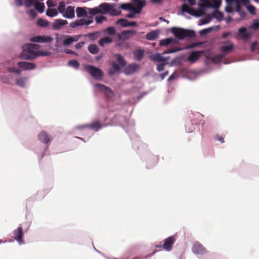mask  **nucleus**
I'll return each mask as SVG.
<instances>
[{
    "mask_svg": "<svg viewBox=\"0 0 259 259\" xmlns=\"http://www.w3.org/2000/svg\"><path fill=\"white\" fill-rule=\"evenodd\" d=\"M40 46L34 44H27L23 46L21 58L26 60H33L39 56H49L51 53L39 50Z\"/></svg>",
    "mask_w": 259,
    "mask_h": 259,
    "instance_id": "nucleus-1",
    "label": "nucleus"
},
{
    "mask_svg": "<svg viewBox=\"0 0 259 259\" xmlns=\"http://www.w3.org/2000/svg\"><path fill=\"white\" fill-rule=\"evenodd\" d=\"M114 4L109 3H101L99 6L93 8H89L88 12L92 16H95L99 14H109L110 16H118L120 14V12H117L114 9Z\"/></svg>",
    "mask_w": 259,
    "mask_h": 259,
    "instance_id": "nucleus-2",
    "label": "nucleus"
},
{
    "mask_svg": "<svg viewBox=\"0 0 259 259\" xmlns=\"http://www.w3.org/2000/svg\"><path fill=\"white\" fill-rule=\"evenodd\" d=\"M171 31L178 39L192 38L195 36L194 31L181 28L172 27Z\"/></svg>",
    "mask_w": 259,
    "mask_h": 259,
    "instance_id": "nucleus-3",
    "label": "nucleus"
},
{
    "mask_svg": "<svg viewBox=\"0 0 259 259\" xmlns=\"http://www.w3.org/2000/svg\"><path fill=\"white\" fill-rule=\"evenodd\" d=\"M183 50V48L169 49L165 50L162 54L156 53L151 55L150 59L155 62H165L169 59V57H164L163 55L167 54L174 53Z\"/></svg>",
    "mask_w": 259,
    "mask_h": 259,
    "instance_id": "nucleus-4",
    "label": "nucleus"
},
{
    "mask_svg": "<svg viewBox=\"0 0 259 259\" xmlns=\"http://www.w3.org/2000/svg\"><path fill=\"white\" fill-rule=\"evenodd\" d=\"M8 70L10 73L12 74L3 75L1 79L5 83L11 84L12 81L15 80L17 77L20 76L21 71L19 69L14 67L9 68Z\"/></svg>",
    "mask_w": 259,
    "mask_h": 259,
    "instance_id": "nucleus-5",
    "label": "nucleus"
},
{
    "mask_svg": "<svg viewBox=\"0 0 259 259\" xmlns=\"http://www.w3.org/2000/svg\"><path fill=\"white\" fill-rule=\"evenodd\" d=\"M103 125L100 123L99 121H95L91 124H84L75 126L74 130L82 131L83 132H88L90 130L94 132H97L100 130Z\"/></svg>",
    "mask_w": 259,
    "mask_h": 259,
    "instance_id": "nucleus-6",
    "label": "nucleus"
},
{
    "mask_svg": "<svg viewBox=\"0 0 259 259\" xmlns=\"http://www.w3.org/2000/svg\"><path fill=\"white\" fill-rule=\"evenodd\" d=\"M84 69L96 80H102L103 76V72L99 68L87 65L85 66Z\"/></svg>",
    "mask_w": 259,
    "mask_h": 259,
    "instance_id": "nucleus-7",
    "label": "nucleus"
},
{
    "mask_svg": "<svg viewBox=\"0 0 259 259\" xmlns=\"http://www.w3.org/2000/svg\"><path fill=\"white\" fill-rule=\"evenodd\" d=\"M95 91L100 92L104 94L107 97L111 98L114 95V93L110 88L104 84L98 83L93 84Z\"/></svg>",
    "mask_w": 259,
    "mask_h": 259,
    "instance_id": "nucleus-8",
    "label": "nucleus"
},
{
    "mask_svg": "<svg viewBox=\"0 0 259 259\" xmlns=\"http://www.w3.org/2000/svg\"><path fill=\"white\" fill-rule=\"evenodd\" d=\"M176 241V236L175 235L170 236L164 240L163 244L156 245V247H162L165 251H170L172 250V246L175 243Z\"/></svg>",
    "mask_w": 259,
    "mask_h": 259,
    "instance_id": "nucleus-9",
    "label": "nucleus"
},
{
    "mask_svg": "<svg viewBox=\"0 0 259 259\" xmlns=\"http://www.w3.org/2000/svg\"><path fill=\"white\" fill-rule=\"evenodd\" d=\"M24 235L21 225H20L16 229H15L13 231L14 239L20 245L25 244V241L23 239Z\"/></svg>",
    "mask_w": 259,
    "mask_h": 259,
    "instance_id": "nucleus-10",
    "label": "nucleus"
},
{
    "mask_svg": "<svg viewBox=\"0 0 259 259\" xmlns=\"http://www.w3.org/2000/svg\"><path fill=\"white\" fill-rule=\"evenodd\" d=\"M202 4H200L201 8H212L214 9H218L220 7L222 3V0H200Z\"/></svg>",
    "mask_w": 259,
    "mask_h": 259,
    "instance_id": "nucleus-11",
    "label": "nucleus"
},
{
    "mask_svg": "<svg viewBox=\"0 0 259 259\" xmlns=\"http://www.w3.org/2000/svg\"><path fill=\"white\" fill-rule=\"evenodd\" d=\"M143 8V4H140L138 8H136L134 5L131 3H124L120 5L119 8L124 10H128L134 13H140L142 8Z\"/></svg>",
    "mask_w": 259,
    "mask_h": 259,
    "instance_id": "nucleus-12",
    "label": "nucleus"
},
{
    "mask_svg": "<svg viewBox=\"0 0 259 259\" xmlns=\"http://www.w3.org/2000/svg\"><path fill=\"white\" fill-rule=\"evenodd\" d=\"M192 251L193 253L197 255H202L207 252L206 249L198 242L193 244Z\"/></svg>",
    "mask_w": 259,
    "mask_h": 259,
    "instance_id": "nucleus-13",
    "label": "nucleus"
},
{
    "mask_svg": "<svg viewBox=\"0 0 259 259\" xmlns=\"http://www.w3.org/2000/svg\"><path fill=\"white\" fill-rule=\"evenodd\" d=\"M62 16L68 19H72L75 17L74 8L73 6H67L61 14Z\"/></svg>",
    "mask_w": 259,
    "mask_h": 259,
    "instance_id": "nucleus-14",
    "label": "nucleus"
},
{
    "mask_svg": "<svg viewBox=\"0 0 259 259\" xmlns=\"http://www.w3.org/2000/svg\"><path fill=\"white\" fill-rule=\"evenodd\" d=\"M37 137L38 140L46 145L49 144L52 140L51 136L45 131L41 132Z\"/></svg>",
    "mask_w": 259,
    "mask_h": 259,
    "instance_id": "nucleus-15",
    "label": "nucleus"
},
{
    "mask_svg": "<svg viewBox=\"0 0 259 259\" xmlns=\"http://www.w3.org/2000/svg\"><path fill=\"white\" fill-rule=\"evenodd\" d=\"M182 13H187L196 17L201 16V14L197 12L193 9L189 7L187 4H184L182 6Z\"/></svg>",
    "mask_w": 259,
    "mask_h": 259,
    "instance_id": "nucleus-16",
    "label": "nucleus"
},
{
    "mask_svg": "<svg viewBox=\"0 0 259 259\" xmlns=\"http://www.w3.org/2000/svg\"><path fill=\"white\" fill-rule=\"evenodd\" d=\"M182 13H187L196 17L201 16V14L197 12L193 9L189 7L187 4H184L182 6Z\"/></svg>",
    "mask_w": 259,
    "mask_h": 259,
    "instance_id": "nucleus-17",
    "label": "nucleus"
},
{
    "mask_svg": "<svg viewBox=\"0 0 259 259\" xmlns=\"http://www.w3.org/2000/svg\"><path fill=\"white\" fill-rule=\"evenodd\" d=\"M18 66L25 70H31L36 68V65L33 63L25 61H20L18 63Z\"/></svg>",
    "mask_w": 259,
    "mask_h": 259,
    "instance_id": "nucleus-18",
    "label": "nucleus"
},
{
    "mask_svg": "<svg viewBox=\"0 0 259 259\" xmlns=\"http://www.w3.org/2000/svg\"><path fill=\"white\" fill-rule=\"evenodd\" d=\"M28 79V77L18 76L15 79V84L20 88H25L27 87Z\"/></svg>",
    "mask_w": 259,
    "mask_h": 259,
    "instance_id": "nucleus-19",
    "label": "nucleus"
},
{
    "mask_svg": "<svg viewBox=\"0 0 259 259\" xmlns=\"http://www.w3.org/2000/svg\"><path fill=\"white\" fill-rule=\"evenodd\" d=\"M137 33L135 30H124L122 31L120 34H119V38L120 40H127L131 37V36L134 35Z\"/></svg>",
    "mask_w": 259,
    "mask_h": 259,
    "instance_id": "nucleus-20",
    "label": "nucleus"
},
{
    "mask_svg": "<svg viewBox=\"0 0 259 259\" xmlns=\"http://www.w3.org/2000/svg\"><path fill=\"white\" fill-rule=\"evenodd\" d=\"M224 44L226 45H224L220 47V51L225 54L231 52L234 48V44L230 40H227Z\"/></svg>",
    "mask_w": 259,
    "mask_h": 259,
    "instance_id": "nucleus-21",
    "label": "nucleus"
},
{
    "mask_svg": "<svg viewBox=\"0 0 259 259\" xmlns=\"http://www.w3.org/2000/svg\"><path fill=\"white\" fill-rule=\"evenodd\" d=\"M68 21L66 20L58 19H56L53 24V28L55 30H58L61 29V28L67 24Z\"/></svg>",
    "mask_w": 259,
    "mask_h": 259,
    "instance_id": "nucleus-22",
    "label": "nucleus"
},
{
    "mask_svg": "<svg viewBox=\"0 0 259 259\" xmlns=\"http://www.w3.org/2000/svg\"><path fill=\"white\" fill-rule=\"evenodd\" d=\"M87 7H77L76 9L77 18H85L88 16V9Z\"/></svg>",
    "mask_w": 259,
    "mask_h": 259,
    "instance_id": "nucleus-23",
    "label": "nucleus"
},
{
    "mask_svg": "<svg viewBox=\"0 0 259 259\" xmlns=\"http://www.w3.org/2000/svg\"><path fill=\"white\" fill-rule=\"evenodd\" d=\"M90 22L89 21H86L84 19H80L71 23L70 26L71 28H75L77 26H88Z\"/></svg>",
    "mask_w": 259,
    "mask_h": 259,
    "instance_id": "nucleus-24",
    "label": "nucleus"
},
{
    "mask_svg": "<svg viewBox=\"0 0 259 259\" xmlns=\"http://www.w3.org/2000/svg\"><path fill=\"white\" fill-rule=\"evenodd\" d=\"M203 53V51H193L191 52L188 58V60L191 62H194L197 60L201 55Z\"/></svg>",
    "mask_w": 259,
    "mask_h": 259,
    "instance_id": "nucleus-25",
    "label": "nucleus"
},
{
    "mask_svg": "<svg viewBox=\"0 0 259 259\" xmlns=\"http://www.w3.org/2000/svg\"><path fill=\"white\" fill-rule=\"evenodd\" d=\"M139 68L137 64H131L128 65L124 69V72L126 75H130L135 72Z\"/></svg>",
    "mask_w": 259,
    "mask_h": 259,
    "instance_id": "nucleus-26",
    "label": "nucleus"
},
{
    "mask_svg": "<svg viewBox=\"0 0 259 259\" xmlns=\"http://www.w3.org/2000/svg\"><path fill=\"white\" fill-rule=\"evenodd\" d=\"M238 34L245 39H247L250 37V35L247 31L246 28L244 27H242L239 29Z\"/></svg>",
    "mask_w": 259,
    "mask_h": 259,
    "instance_id": "nucleus-27",
    "label": "nucleus"
},
{
    "mask_svg": "<svg viewBox=\"0 0 259 259\" xmlns=\"http://www.w3.org/2000/svg\"><path fill=\"white\" fill-rule=\"evenodd\" d=\"M159 35V32L158 31H152L146 34V38L149 40H153L157 38Z\"/></svg>",
    "mask_w": 259,
    "mask_h": 259,
    "instance_id": "nucleus-28",
    "label": "nucleus"
},
{
    "mask_svg": "<svg viewBox=\"0 0 259 259\" xmlns=\"http://www.w3.org/2000/svg\"><path fill=\"white\" fill-rule=\"evenodd\" d=\"M115 57L116 61L118 62V64L121 67H124L126 65V61L124 58L119 54H116L115 55Z\"/></svg>",
    "mask_w": 259,
    "mask_h": 259,
    "instance_id": "nucleus-29",
    "label": "nucleus"
},
{
    "mask_svg": "<svg viewBox=\"0 0 259 259\" xmlns=\"http://www.w3.org/2000/svg\"><path fill=\"white\" fill-rule=\"evenodd\" d=\"M225 56V54H218L212 57L211 60L214 64H218L222 61Z\"/></svg>",
    "mask_w": 259,
    "mask_h": 259,
    "instance_id": "nucleus-30",
    "label": "nucleus"
},
{
    "mask_svg": "<svg viewBox=\"0 0 259 259\" xmlns=\"http://www.w3.org/2000/svg\"><path fill=\"white\" fill-rule=\"evenodd\" d=\"M172 43H175V39L172 38H167L161 40L159 45L162 46H166Z\"/></svg>",
    "mask_w": 259,
    "mask_h": 259,
    "instance_id": "nucleus-31",
    "label": "nucleus"
},
{
    "mask_svg": "<svg viewBox=\"0 0 259 259\" xmlns=\"http://www.w3.org/2000/svg\"><path fill=\"white\" fill-rule=\"evenodd\" d=\"M144 52L142 50H136L134 52V55L135 58L138 61H140L142 59L144 56Z\"/></svg>",
    "mask_w": 259,
    "mask_h": 259,
    "instance_id": "nucleus-32",
    "label": "nucleus"
},
{
    "mask_svg": "<svg viewBox=\"0 0 259 259\" xmlns=\"http://www.w3.org/2000/svg\"><path fill=\"white\" fill-rule=\"evenodd\" d=\"M112 41V39L111 38L106 36L100 39L99 45L101 47H103L105 44H110Z\"/></svg>",
    "mask_w": 259,
    "mask_h": 259,
    "instance_id": "nucleus-33",
    "label": "nucleus"
},
{
    "mask_svg": "<svg viewBox=\"0 0 259 259\" xmlns=\"http://www.w3.org/2000/svg\"><path fill=\"white\" fill-rule=\"evenodd\" d=\"M88 50L90 53L92 54H96L99 52V49L97 45L95 44H92L89 46Z\"/></svg>",
    "mask_w": 259,
    "mask_h": 259,
    "instance_id": "nucleus-34",
    "label": "nucleus"
},
{
    "mask_svg": "<svg viewBox=\"0 0 259 259\" xmlns=\"http://www.w3.org/2000/svg\"><path fill=\"white\" fill-rule=\"evenodd\" d=\"M58 14V12L55 9H48L46 11V15L50 17H54L56 16Z\"/></svg>",
    "mask_w": 259,
    "mask_h": 259,
    "instance_id": "nucleus-35",
    "label": "nucleus"
},
{
    "mask_svg": "<svg viewBox=\"0 0 259 259\" xmlns=\"http://www.w3.org/2000/svg\"><path fill=\"white\" fill-rule=\"evenodd\" d=\"M99 33L98 32H94L93 33L84 34L83 36L88 37L91 40H95L99 37Z\"/></svg>",
    "mask_w": 259,
    "mask_h": 259,
    "instance_id": "nucleus-36",
    "label": "nucleus"
},
{
    "mask_svg": "<svg viewBox=\"0 0 259 259\" xmlns=\"http://www.w3.org/2000/svg\"><path fill=\"white\" fill-rule=\"evenodd\" d=\"M212 19V17L210 16H207L205 18L201 19L199 20V22L198 23L199 25H203L209 23L211 20Z\"/></svg>",
    "mask_w": 259,
    "mask_h": 259,
    "instance_id": "nucleus-37",
    "label": "nucleus"
},
{
    "mask_svg": "<svg viewBox=\"0 0 259 259\" xmlns=\"http://www.w3.org/2000/svg\"><path fill=\"white\" fill-rule=\"evenodd\" d=\"M116 24H120L122 27H128V21L125 19L121 18L116 22Z\"/></svg>",
    "mask_w": 259,
    "mask_h": 259,
    "instance_id": "nucleus-38",
    "label": "nucleus"
},
{
    "mask_svg": "<svg viewBox=\"0 0 259 259\" xmlns=\"http://www.w3.org/2000/svg\"><path fill=\"white\" fill-rule=\"evenodd\" d=\"M197 125L193 123L189 122L187 123L186 125V130L188 133H192L195 129V126Z\"/></svg>",
    "mask_w": 259,
    "mask_h": 259,
    "instance_id": "nucleus-39",
    "label": "nucleus"
},
{
    "mask_svg": "<svg viewBox=\"0 0 259 259\" xmlns=\"http://www.w3.org/2000/svg\"><path fill=\"white\" fill-rule=\"evenodd\" d=\"M68 65L77 69L79 68V63L76 60H71L68 62Z\"/></svg>",
    "mask_w": 259,
    "mask_h": 259,
    "instance_id": "nucleus-40",
    "label": "nucleus"
},
{
    "mask_svg": "<svg viewBox=\"0 0 259 259\" xmlns=\"http://www.w3.org/2000/svg\"><path fill=\"white\" fill-rule=\"evenodd\" d=\"M235 11L237 12L241 18H244L246 12L241 8L240 5L238 4L235 7Z\"/></svg>",
    "mask_w": 259,
    "mask_h": 259,
    "instance_id": "nucleus-41",
    "label": "nucleus"
},
{
    "mask_svg": "<svg viewBox=\"0 0 259 259\" xmlns=\"http://www.w3.org/2000/svg\"><path fill=\"white\" fill-rule=\"evenodd\" d=\"M37 24L42 27H46L49 25V22L45 19L40 18L37 20Z\"/></svg>",
    "mask_w": 259,
    "mask_h": 259,
    "instance_id": "nucleus-42",
    "label": "nucleus"
},
{
    "mask_svg": "<svg viewBox=\"0 0 259 259\" xmlns=\"http://www.w3.org/2000/svg\"><path fill=\"white\" fill-rule=\"evenodd\" d=\"M35 8L39 12L42 13L45 9V5L43 3H36L34 5Z\"/></svg>",
    "mask_w": 259,
    "mask_h": 259,
    "instance_id": "nucleus-43",
    "label": "nucleus"
},
{
    "mask_svg": "<svg viewBox=\"0 0 259 259\" xmlns=\"http://www.w3.org/2000/svg\"><path fill=\"white\" fill-rule=\"evenodd\" d=\"M224 138L225 136L224 135L219 134H215L213 137V139L215 141H219L221 143H224L225 142Z\"/></svg>",
    "mask_w": 259,
    "mask_h": 259,
    "instance_id": "nucleus-44",
    "label": "nucleus"
},
{
    "mask_svg": "<svg viewBox=\"0 0 259 259\" xmlns=\"http://www.w3.org/2000/svg\"><path fill=\"white\" fill-rule=\"evenodd\" d=\"M53 38L50 36L40 35L41 43L50 42L52 41Z\"/></svg>",
    "mask_w": 259,
    "mask_h": 259,
    "instance_id": "nucleus-45",
    "label": "nucleus"
},
{
    "mask_svg": "<svg viewBox=\"0 0 259 259\" xmlns=\"http://www.w3.org/2000/svg\"><path fill=\"white\" fill-rule=\"evenodd\" d=\"M104 31L108 34L111 35H114L115 34V29L113 26H110L107 27L104 30Z\"/></svg>",
    "mask_w": 259,
    "mask_h": 259,
    "instance_id": "nucleus-46",
    "label": "nucleus"
},
{
    "mask_svg": "<svg viewBox=\"0 0 259 259\" xmlns=\"http://www.w3.org/2000/svg\"><path fill=\"white\" fill-rule=\"evenodd\" d=\"M213 27H211L208 28L203 29L200 31V35L201 36L205 35L210 32L213 29Z\"/></svg>",
    "mask_w": 259,
    "mask_h": 259,
    "instance_id": "nucleus-47",
    "label": "nucleus"
},
{
    "mask_svg": "<svg viewBox=\"0 0 259 259\" xmlns=\"http://www.w3.org/2000/svg\"><path fill=\"white\" fill-rule=\"evenodd\" d=\"M65 3L63 1H61L59 3V5L58 6V11L60 13L62 14L63 12L65 10Z\"/></svg>",
    "mask_w": 259,
    "mask_h": 259,
    "instance_id": "nucleus-48",
    "label": "nucleus"
},
{
    "mask_svg": "<svg viewBox=\"0 0 259 259\" xmlns=\"http://www.w3.org/2000/svg\"><path fill=\"white\" fill-rule=\"evenodd\" d=\"M240 0H226L228 6H233L235 5L236 6L239 4Z\"/></svg>",
    "mask_w": 259,
    "mask_h": 259,
    "instance_id": "nucleus-49",
    "label": "nucleus"
},
{
    "mask_svg": "<svg viewBox=\"0 0 259 259\" xmlns=\"http://www.w3.org/2000/svg\"><path fill=\"white\" fill-rule=\"evenodd\" d=\"M135 4H136V8H138L139 5L143 4V7L146 5V1L145 0H131Z\"/></svg>",
    "mask_w": 259,
    "mask_h": 259,
    "instance_id": "nucleus-50",
    "label": "nucleus"
},
{
    "mask_svg": "<svg viewBox=\"0 0 259 259\" xmlns=\"http://www.w3.org/2000/svg\"><path fill=\"white\" fill-rule=\"evenodd\" d=\"M73 42L72 36H69L63 40V44L65 46H68Z\"/></svg>",
    "mask_w": 259,
    "mask_h": 259,
    "instance_id": "nucleus-51",
    "label": "nucleus"
},
{
    "mask_svg": "<svg viewBox=\"0 0 259 259\" xmlns=\"http://www.w3.org/2000/svg\"><path fill=\"white\" fill-rule=\"evenodd\" d=\"M147 146L146 145L144 144L143 143L140 142V145L137 146V149L139 150V152L141 154V155H144V153H142V150L143 148H147Z\"/></svg>",
    "mask_w": 259,
    "mask_h": 259,
    "instance_id": "nucleus-52",
    "label": "nucleus"
},
{
    "mask_svg": "<svg viewBox=\"0 0 259 259\" xmlns=\"http://www.w3.org/2000/svg\"><path fill=\"white\" fill-rule=\"evenodd\" d=\"M106 17L103 16H99L96 17L95 20L97 23H101L102 22L106 20Z\"/></svg>",
    "mask_w": 259,
    "mask_h": 259,
    "instance_id": "nucleus-53",
    "label": "nucleus"
},
{
    "mask_svg": "<svg viewBox=\"0 0 259 259\" xmlns=\"http://www.w3.org/2000/svg\"><path fill=\"white\" fill-rule=\"evenodd\" d=\"M112 67L116 71H119L120 68H122L118 64L114 61L112 62Z\"/></svg>",
    "mask_w": 259,
    "mask_h": 259,
    "instance_id": "nucleus-54",
    "label": "nucleus"
},
{
    "mask_svg": "<svg viewBox=\"0 0 259 259\" xmlns=\"http://www.w3.org/2000/svg\"><path fill=\"white\" fill-rule=\"evenodd\" d=\"M30 40L33 42L41 43L40 35L32 37L30 38Z\"/></svg>",
    "mask_w": 259,
    "mask_h": 259,
    "instance_id": "nucleus-55",
    "label": "nucleus"
},
{
    "mask_svg": "<svg viewBox=\"0 0 259 259\" xmlns=\"http://www.w3.org/2000/svg\"><path fill=\"white\" fill-rule=\"evenodd\" d=\"M167 63H163L161 64H159L157 65V70L158 71H161L164 69L165 65L167 64Z\"/></svg>",
    "mask_w": 259,
    "mask_h": 259,
    "instance_id": "nucleus-56",
    "label": "nucleus"
},
{
    "mask_svg": "<svg viewBox=\"0 0 259 259\" xmlns=\"http://www.w3.org/2000/svg\"><path fill=\"white\" fill-rule=\"evenodd\" d=\"M27 13L31 18H34L37 15V13L34 10H30L27 11Z\"/></svg>",
    "mask_w": 259,
    "mask_h": 259,
    "instance_id": "nucleus-57",
    "label": "nucleus"
},
{
    "mask_svg": "<svg viewBox=\"0 0 259 259\" xmlns=\"http://www.w3.org/2000/svg\"><path fill=\"white\" fill-rule=\"evenodd\" d=\"M214 17L219 21H221L223 19V14L222 13H221L220 12H218L215 15Z\"/></svg>",
    "mask_w": 259,
    "mask_h": 259,
    "instance_id": "nucleus-58",
    "label": "nucleus"
},
{
    "mask_svg": "<svg viewBox=\"0 0 259 259\" xmlns=\"http://www.w3.org/2000/svg\"><path fill=\"white\" fill-rule=\"evenodd\" d=\"M247 10L252 14H255V7L253 6L250 5L247 7Z\"/></svg>",
    "mask_w": 259,
    "mask_h": 259,
    "instance_id": "nucleus-59",
    "label": "nucleus"
},
{
    "mask_svg": "<svg viewBox=\"0 0 259 259\" xmlns=\"http://www.w3.org/2000/svg\"><path fill=\"white\" fill-rule=\"evenodd\" d=\"M25 1L26 2L25 4V6L26 8H28V7H30L33 4V0H25Z\"/></svg>",
    "mask_w": 259,
    "mask_h": 259,
    "instance_id": "nucleus-60",
    "label": "nucleus"
},
{
    "mask_svg": "<svg viewBox=\"0 0 259 259\" xmlns=\"http://www.w3.org/2000/svg\"><path fill=\"white\" fill-rule=\"evenodd\" d=\"M257 45V41H254L252 43V44L251 45V48H250V50L252 52H254L255 51Z\"/></svg>",
    "mask_w": 259,
    "mask_h": 259,
    "instance_id": "nucleus-61",
    "label": "nucleus"
},
{
    "mask_svg": "<svg viewBox=\"0 0 259 259\" xmlns=\"http://www.w3.org/2000/svg\"><path fill=\"white\" fill-rule=\"evenodd\" d=\"M252 28L256 30L259 28V22L257 21H254L252 25Z\"/></svg>",
    "mask_w": 259,
    "mask_h": 259,
    "instance_id": "nucleus-62",
    "label": "nucleus"
},
{
    "mask_svg": "<svg viewBox=\"0 0 259 259\" xmlns=\"http://www.w3.org/2000/svg\"><path fill=\"white\" fill-rule=\"evenodd\" d=\"M145 154H147L150 158L155 159L156 161L158 159V158L156 156L151 154L148 150H146V151H145Z\"/></svg>",
    "mask_w": 259,
    "mask_h": 259,
    "instance_id": "nucleus-63",
    "label": "nucleus"
},
{
    "mask_svg": "<svg viewBox=\"0 0 259 259\" xmlns=\"http://www.w3.org/2000/svg\"><path fill=\"white\" fill-rule=\"evenodd\" d=\"M81 35H76L74 36H72L73 42L77 41L81 37Z\"/></svg>",
    "mask_w": 259,
    "mask_h": 259,
    "instance_id": "nucleus-64",
    "label": "nucleus"
}]
</instances>
